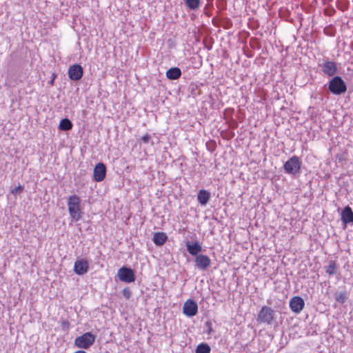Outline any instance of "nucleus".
Listing matches in <instances>:
<instances>
[{
    "instance_id": "1",
    "label": "nucleus",
    "mask_w": 353,
    "mask_h": 353,
    "mask_svg": "<svg viewBox=\"0 0 353 353\" xmlns=\"http://www.w3.org/2000/svg\"><path fill=\"white\" fill-rule=\"evenodd\" d=\"M67 206L70 216L72 221H78L83 217L81 198L75 194L68 196Z\"/></svg>"
},
{
    "instance_id": "14",
    "label": "nucleus",
    "mask_w": 353,
    "mask_h": 353,
    "mask_svg": "<svg viewBox=\"0 0 353 353\" xmlns=\"http://www.w3.org/2000/svg\"><path fill=\"white\" fill-rule=\"evenodd\" d=\"M327 88H346V86L341 77L336 76L330 81Z\"/></svg>"
},
{
    "instance_id": "6",
    "label": "nucleus",
    "mask_w": 353,
    "mask_h": 353,
    "mask_svg": "<svg viewBox=\"0 0 353 353\" xmlns=\"http://www.w3.org/2000/svg\"><path fill=\"white\" fill-rule=\"evenodd\" d=\"M183 314L188 316H195L198 312V305L192 299H188L183 307Z\"/></svg>"
},
{
    "instance_id": "23",
    "label": "nucleus",
    "mask_w": 353,
    "mask_h": 353,
    "mask_svg": "<svg viewBox=\"0 0 353 353\" xmlns=\"http://www.w3.org/2000/svg\"><path fill=\"white\" fill-rule=\"evenodd\" d=\"M122 294L126 299H129L132 295L131 290L129 288H125L122 291Z\"/></svg>"
},
{
    "instance_id": "28",
    "label": "nucleus",
    "mask_w": 353,
    "mask_h": 353,
    "mask_svg": "<svg viewBox=\"0 0 353 353\" xmlns=\"http://www.w3.org/2000/svg\"><path fill=\"white\" fill-rule=\"evenodd\" d=\"M334 94H341L344 92L346 90H330Z\"/></svg>"
},
{
    "instance_id": "25",
    "label": "nucleus",
    "mask_w": 353,
    "mask_h": 353,
    "mask_svg": "<svg viewBox=\"0 0 353 353\" xmlns=\"http://www.w3.org/2000/svg\"><path fill=\"white\" fill-rule=\"evenodd\" d=\"M151 139V137L149 134H145L141 137V140L144 143H148Z\"/></svg>"
},
{
    "instance_id": "10",
    "label": "nucleus",
    "mask_w": 353,
    "mask_h": 353,
    "mask_svg": "<svg viewBox=\"0 0 353 353\" xmlns=\"http://www.w3.org/2000/svg\"><path fill=\"white\" fill-rule=\"evenodd\" d=\"M211 263L210 259L204 254H199L195 258V265L199 270H206Z\"/></svg>"
},
{
    "instance_id": "9",
    "label": "nucleus",
    "mask_w": 353,
    "mask_h": 353,
    "mask_svg": "<svg viewBox=\"0 0 353 353\" xmlns=\"http://www.w3.org/2000/svg\"><path fill=\"white\" fill-rule=\"evenodd\" d=\"M89 269V263L88 260L85 259H78L74 264V272L78 275L85 274Z\"/></svg>"
},
{
    "instance_id": "18",
    "label": "nucleus",
    "mask_w": 353,
    "mask_h": 353,
    "mask_svg": "<svg viewBox=\"0 0 353 353\" xmlns=\"http://www.w3.org/2000/svg\"><path fill=\"white\" fill-rule=\"evenodd\" d=\"M187 7L192 10H196L201 6L200 0H185Z\"/></svg>"
},
{
    "instance_id": "5",
    "label": "nucleus",
    "mask_w": 353,
    "mask_h": 353,
    "mask_svg": "<svg viewBox=\"0 0 353 353\" xmlns=\"http://www.w3.org/2000/svg\"><path fill=\"white\" fill-rule=\"evenodd\" d=\"M117 274L121 281L132 283L135 281L134 272L131 268L122 267L118 270Z\"/></svg>"
},
{
    "instance_id": "16",
    "label": "nucleus",
    "mask_w": 353,
    "mask_h": 353,
    "mask_svg": "<svg viewBox=\"0 0 353 353\" xmlns=\"http://www.w3.org/2000/svg\"><path fill=\"white\" fill-rule=\"evenodd\" d=\"M210 198V193L205 190H201L199 192L197 199L199 202L204 205H205Z\"/></svg>"
},
{
    "instance_id": "22",
    "label": "nucleus",
    "mask_w": 353,
    "mask_h": 353,
    "mask_svg": "<svg viewBox=\"0 0 353 353\" xmlns=\"http://www.w3.org/2000/svg\"><path fill=\"white\" fill-rule=\"evenodd\" d=\"M335 299L337 302L343 303L347 299V296L345 292H341L336 296Z\"/></svg>"
},
{
    "instance_id": "19",
    "label": "nucleus",
    "mask_w": 353,
    "mask_h": 353,
    "mask_svg": "<svg viewBox=\"0 0 353 353\" xmlns=\"http://www.w3.org/2000/svg\"><path fill=\"white\" fill-rule=\"evenodd\" d=\"M72 128V123L68 119H63L59 125V128L61 130H69Z\"/></svg>"
},
{
    "instance_id": "8",
    "label": "nucleus",
    "mask_w": 353,
    "mask_h": 353,
    "mask_svg": "<svg viewBox=\"0 0 353 353\" xmlns=\"http://www.w3.org/2000/svg\"><path fill=\"white\" fill-rule=\"evenodd\" d=\"M106 174V168L104 163H98L93 171V179L97 182L102 181Z\"/></svg>"
},
{
    "instance_id": "29",
    "label": "nucleus",
    "mask_w": 353,
    "mask_h": 353,
    "mask_svg": "<svg viewBox=\"0 0 353 353\" xmlns=\"http://www.w3.org/2000/svg\"><path fill=\"white\" fill-rule=\"evenodd\" d=\"M206 324H207V325H209V327H209V329H208V334H210V333L212 332V327H210V325H211V324H210V322L206 323Z\"/></svg>"
},
{
    "instance_id": "20",
    "label": "nucleus",
    "mask_w": 353,
    "mask_h": 353,
    "mask_svg": "<svg viewBox=\"0 0 353 353\" xmlns=\"http://www.w3.org/2000/svg\"><path fill=\"white\" fill-rule=\"evenodd\" d=\"M211 348L207 343H201L197 345L195 353H210Z\"/></svg>"
},
{
    "instance_id": "24",
    "label": "nucleus",
    "mask_w": 353,
    "mask_h": 353,
    "mask_svg": "<svg viewBox=\"0 0 353 353\" xmlns=\"http://www.w3.org/2000/svg\"><path fill=\"white\" fill-rule=\"evenodd\" d=\"M23 190V187L21 185H19L17 187H15L11 190L12 194H18L22 192Z\"/></svg>"
},
{
    "instance_id": "17",
    "label": "nucleus",
    "mask_w": 353,
    "mask_h": 353,
    "mask_svg": "<svg viewBox=\"0 0 353 353\" xmlns=\"http://www.w3.org/2000/svg\"><path fill=\"white\" fill-rule=\"evenodd\" d=\"M181 75V70L179 68H172L166 72V77L170 79H176Z\"/></svg>"
},
{
    "instance_id": "26",
    "label": "nucleus",
    "mask_w": 353,
    "mask_h": 353,
    "mask_svg": "<svg viewBox=\"0 0 353 353\" xmlns=\"http://www.w3.org/2000/svg\"><path fill=\"white\" fill-rule=\"evenodd\" d=\"M61 324L63 330H67L70 326V323L68 321H63Z\"/></svg>"
},
{
    "instance_id": "12",
    "label": "nucleus",
    "mask_w": 353,
    "mask_h": 353,
    "mask_svg": "<svg viewBox=\"0 0 353 353\" xmlns=\"http://www.w3.org/2000/svg\"><path fill=\"white\" fill-rule=\"evenodd\" d=\"M168 240V236L165 232H157L154 234L152 241L157 246L163 245Z\"/></svg>"
},
{
    "instance_id": "13",
    "label": "nucleus",
    "mask_w": 353,
    "mask_h": 353,
    "mask_svg": "<svg viewBox=\"0 0 353 353\" xmlns=\"http://www.w3.org/2000/svg\"><path fill=\"white\" fill-rule=\"evenodd\" d=\"M341 220L345 224L353 222V212L352 209L347 206L341 212Z\"/></svg>"
},
{
    "instance_id": "15",
    "label": "nucleus",
    "mask_w": 353,
    "mask_h": 353,
    "mask_svg": "<svg viewBox=\"0 0 353 353\" xmlns=\"http://www.w3.org/2000/svg\"><path fill=\"white\" fill-rule=\"evenodd\" d=\"M187 249L188 252L191 255H196L199 252H200L202 250L201 245L198 241H196L193 244H190V242H188L186 245Z\"/></svg>"
},
{
    "instance_id": "7",
    "label": "nucleus",
    "mask_w": 353,
    "mask_h": 353,
    "mask_svg": "<svg viewBox=\"0 0 353 353\" xmlns=\"http://www.w3.org/2000/svg\"><path fill=\"white\" fill-rule=\"evenodd\" d=\"M304 305V300L299 296H293L290 301V307L296 314L300 313L303 310Z\"/></svg>"
},
{
    "instance_id": "3",
    "label": "nucleus",
    "mask_w": 353,
    "mask_h": 353,
    "mask_svg": "<svg viewBox=\"0 0 353 353\" xmlns=\"http://www.w3.org/2000/svg\"><path fill=\"white\" fill-rule=\"evenodd\" d=\"M301 161L297 156L290 158L283 165L285 173L289 174H296L300 172Z\"/></svg>"
},
{
    "instance_id": "30",
    "label": "nucleus",
    "mask_w": 353,
    "mask_h": 353,
    "mask_svg": "<svg viewBox=\"0 0 353 353\" xmlns=\"http://www.w3.org/2000/svg\"><path fill=\"white\" fill-rule=\"evenodd\" d=\"M74 353H87V352L84 350H77V351L74 352Z\"/></svg>"
},
{
    "instance_id": "4",
    "label": "nucleus",
    "mask_w": 353,
    "mask_h": 353,
    "mask_svg": "<svg viewBox=\"0 0 353 353\" xmlns=\"http://www.w3.org/2000/svg\"><path fill=\"white\" fill-rule=\"evenodd\" d=\"M95 336L91 332H85L74 340V345L81 349H88L95 341Z\"/></svg>"
},
{
    "instance_id": "11",
    "label": "nucleus",
    "mask_w": 353,
    "mask_h": 353,
    "mask_svg": "<svg viewBox=\"0 0 353 353\" xmlns=\"http://www.w3.org/2000/svg\"><path fill=\"white\" fill-rule=\"evenodd\" d=\"M69 77L72 80H79L83 75V68L80 65H73L68 70Z\"/></svg>"
},
{
    "instance_id": "27",
    "label": "nucleus",
    "mask_w": 353,
    "mask_h": 353,
    "mask_svg": "<svg viewBox=\"0 0 353 353\" xmlns=\"http://www.w3.org/2000/svg\"><path fill=\"white\" fill-rule=\"evenodd\" d=\"M265 310V307H263L260 311V313L259 314V316H258V319H257V321H260V322H263V310Z\"/></svg>"
},
{
    "instance_id": "21",
    "label": "nucleus",
    "mask_w": 353,
    "mask_h": 353,
    "mask_svg": "<svg viewBox=\"0 0 353 353\" xmlns=\"http://www.w3.org/2000/svg\"><path fill=\"white\" fill-rule=\"evenodd\" d=\"M336 272V264L334 261H330L326 268V273L330 275L335 274Z\"/></svg>"
},
{
    "instance_id": "2",
    "label": "nucleus",
    "mask_w": 353,
    "mask_h": 353,
    "mask_svg": "<svg viewBox=\"0 0 353 353\" xmlns=\"http://www.w3.org/2000/svg\"><path fill=\"white\" fill-rule=\"evenodd\" d=\"M318 65L321 68V71L328 77H333L338 72L337 63L328 58L319 60Z\"/></svg>"
}]
</instances>
